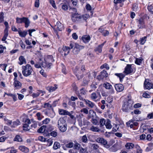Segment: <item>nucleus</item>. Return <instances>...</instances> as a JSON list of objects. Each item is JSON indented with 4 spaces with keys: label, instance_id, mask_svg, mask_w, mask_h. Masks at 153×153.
<instances>
[{
    "label": "nucleus",
    "instance_id": "4c0bfd02",
    "mask_svg": "<svg viewBox=\"0 0 153 153\" xmlns=\"http://www.w3.org/2000/svg\"><path fill=\"white\" fill-rule=\"evenodd\" d=\"M90 130L94 132H99L100 130L97 127L94 126H92L90 129Z\"/></svg>",
    "mask_w": 153,
    "mask_h": 153
},
{
    "label": "nucleus",
    "instance_id": "bb28decb",
    "mask_svg": "<svg viewBox=\"0 0 153 153\" xmlns=\"http://www.w3.org/2000/svg\"><path fill=\"white\" fill-rule=\"evenodd\" d=\"M105 125L106 128L107 129H110L112 127V126L111 124V122L110 120L108 119L107 120Z\"/></svg>",
    "mask_w": 153,
    "mask_h": 153
},
{
    "label": "nucleus",
    "instance_id": "393cba45",
    "mask_svg": "<svg viewBox=\"0 0 153 153\" xmlns=\"http://www.w3.org/2000/svg\"><path fill=\"white\" fill-rule=\"evenodd\" d=\"M105 42L102 44L99 45L98 47H96L94 51H97L99 53H101L102 51V48Z\"/></svg>",
    "mask_w": 153,
    "mask_h": 153
},
{
    "label": "nucleus",
    "instance_id": "c85d7f7f",
    "mask_svg": "<svg viewBox=\"0 0 153 153\" xmlns=\"http://www.w3.org/2000/svg\"><path fill=\"white\" fill-rule=\"evenodd\" d=\"M47 127V126L45 125H43L39 129H38L37 131L39 133H41L45 132Z\"/></svg>",
    "mask_w": 153,
    "mask_h": 153
},
{
    "label": "nucleus",
    "instance_id": "39448f33",
    "mask_svg": "<svg viewBox=\"0 0 153 153\" xmlns=\"http://www.w3.org/2000/svg\"><path fill=\"white\" fill-rule=\"evenodd\" d=\"M108 76L107 72L104 70H103L97 76V78L99 81H102L104 78L107 77Z\"/></svg>",
    "mask_w": 153,
    "mask_h": 153
},
{
    "label": "nucleus",
    "instance_id": "b1692460",
    "mask_svg": "<svg viewBox=\"0 0 153 153\" xmlns=\"http://www.w3.org/2000/svg\"><path fill=\"white\" fill-rule=\"evenodd\" d=\"M59 114L60 115H66L68 114H69V112L63 109H59Z\"/></svg>",
    "mask_w": 153,
    "mask_h": 153
},
{
    "label": "nucleus",
    "instance_id": "6ab92c4d",
    "mask_svg": "<svg viewBox=\"0 0 153 153\" xmlns=\"http://www.w3.org/2000/svg\"><path fill=\"white\" fill-rule=\"evenodd\" d=\"M82 40L85 43L88 42L91 39V38L89 35H85L82 37Z\"/></svg>",
    "mask_w": 153,
    "mask_h": 153
},
{
    "label": "nucleus",
    "instance_id": "ea45409f",
    "mask_svg": "<svg viewBox=\"0 0 153 153\" xmlns=\"http://www.w3.org/2000/svg\"><path fill=\"white\" fill-rule=\"evenodd\" d=\"M97 83L95 82H92L91 85H90V87L93 90H95L97 88Z\"/></svg>",
    "mask_w": 153,
    "mask_h": 153
},
{
    "label": "nucleus",
    "instance_id": "f3484780",
    "mask_svg": "<svg viewBox=\"0 0 153 153\" xmlns=\"http://www.w3.org/2000/svg\"><path fill=\"white\" fill-rule=\"evenodd\" d=\"M115 88L116 90L118 92L122 91L124 89V88L121 84H117L115 85Z\"/></svg>",
    "mask_w": 153,
    "mask_h": 153
},
{
    "label": "nucleus",
    "instance_id": "79ce46f5",
    "mask_svg": "<svg viewBox=\"0 0 153 153\" xmlns=\"http://www.w3.org/2000/svg\"><path fill=\"white\" fill-rule=\"evenodd\" d=\"M105 120L103 118L101 119L100 121V127H102L104 125H105Z\"/></svg>",
    "mask_w": 153,
    "mask_h": 153
},
{
    "label": "nucleus",
    "instance_id": "338daca9",
    "mask_svg": "<svg viewBox=\"0 0 153 153\" xmlns=\"http://www.w3.org/2000/svg\"><path fill=\"white\" fill-rule=\"evenodd\" d=\"M131 123H133V121L132 120H130L128 122L126 123L127 126L130 125V127L131 128H132L134 127V124H131Z\"/></svg>",
    "mask_w": 153,
    "mask_h": 153
},
{
    "label": "nucleus",
    "instance_id": "69168bd1",
    "mask_svg": "<svg viewBox=\"0 0 153 153\" xmlns=\"http://www.w3.org/2000/svg\"><path fill=\"white\" fill-rule=\"evenodd\" d=\"M146 37L144 36L140 39V44L143 45L145 42L146 40Z\"/></svg>",
    "mask_w": 153,
    "mask_h": 153
},
{
    "label": "nucleus",
    "instance_id": "de8ad7c7",
    "mask_svg": "<svg viewBox=\"0 0 153 153\" xmlns=\"http://www.w3.org/2000/svg\"><path fill=\"white\" fill-rule=\"evenodd\" d=\"M89 114L90 117H93L94 115H96V112L94 111L91 110L89 111Z\"/></svg>",
    "mask_w": 153,
    "mask_h": 153
},
{
    "label": "nucleus",
    "instance_id": "37998d69",
    "mask_svg": "<svg viewBox=\"0 0 153 153\" xmlns=\"http://www.w3.org/2000/svg\"><path fill=\"white\" fill-rule=\"evenodd\" d=\"M74 144L72 142H70L68 143H67L65 145V146H63V148L65 150V148L66 147L67 148H70L73 147Z\"/></svg>",
    "mask_w": 153,
    "mask_h": 153
},
{
    "label": "nucleus",
    "instance_id": "ddd939ff",
    "mask_svg": "<svg viewBox=\"0 0 153 153\" xmlns=\"http://www.w3.org/2000/svg\"><path fill=\"white\" fill-rule=\"evenodd\" d=\"M25 123L23 126V129L24 130L28 131L30 129V127L29 124L31 123V121L30 120L28 119H26L25 120Z\"/></svg>",
    "mask_w": 153,
    "mask_h": 153
},
{
    "label": "nucleus",
    "instance_id": "aec40b11",
    "mask_svg": "<svg viewBox=\"0 0 153 153\" xmlns=\"http://www.w3.org/2000/svg\"><path fill=\"white\" fill-rule=\"evenodd\" d=\"M19 149L21 151L25 153H27L29 151V149L23 146H21L19 147Z\"/></svg>",
    "mask_w": 153,
    "mask_h": 153
},
{
    "label": "nucleus",
    "instance_id": "9b49d317",
    "mask_svg": "<svg viewBox=\"0 0 153 153\" xmlns=\"http://www.w3.org/2000/svg\"><path fill=\"white\" fill-rule=\"evenodd\" d=\"M71 19L74 22L76 21H81V16L78 13H73L72 14Z\"/></svg>",
    "mask_w": 153,
    "mask_h": 153
},
{
    "label": "nucleus",
    "instance_id": "c9c22d12",
    "mask_svg": "<svg viewBox=\"0 0 153 153\" xmlns=\"http://www.w3.org/2000/svg\"><path fill=\"white\" fill-rule=\"evenodd\" d=\"M91 146L94 150L97 152L99 151L98 148L99 146L96 143L91 144Z\"/></svg>",
    "mask_w": 153,
    "mask_h": 153
},
{
    "label": "nucleus",
    "instance_id": "412c9836",
    "mask_svg": "<svg viewBox=\"0 0 153 153\" xmlns=\"http://www.w3.org/2000/svg\"><path fill=\"white\" fill-rule=\"evenodd\" d=\"M62 49L64 52V55L65 56L68 55L69 53L70 50V48L69 47L66 46H63Z\"/></svg>",
    "mask_w": 153,
    "mask_h": 153
},
{
    "label": "nucleus",
    "instance_id": "4468645a",
    "mask_svg": "<svg viewBox=\"0 0 153 153\" xmlns=\"http://www.w3.org/2000/svg\"><path fill=\"white\" fill-rule=\"evenodd\" d=\"M90 77L91 74L89 72H87L86 76L83 79V86H85L88 84L90 81L89 79L90 78Z\"/></svg>",
    "mask_w": 153,
    "mask_h": 153
},
{
    "label": "nucleus",
    "instance_id": "a19ab883",
    "mask_svg": "<svg viewBox=\"0 0 153 153\" xmlns=\"http://www.w3.org/2000/svg\"><path fill=\"white\" fill-rule=\"evenodd\" d=\"M81 147L80 145L76 143L74 144L73 148L75 150H79Z\"/></svg>",
    "mask_w": 153,
    "mask_h": 153
},
{
    "label": "nucleus",
    "instance_id": "8fccbe9b",
    "mask_svg": "<svg viewBox=\"0 0 153 153\" xmlns=\"http://www.w3.org/2000/svg\"><path fill=\"white\" fill-rule=\"evenodd\" d=\"M79 150V153H85L87 152V149L86 148H83L81 146Z\"/></svg>",
    "mask_w": 153,
    "mask_h": 153
},
{
    "label": "nucleus",
    "instance_id": "052dcab7",
    "mask_svg": "<svg viewBox=\"0 0 153 153\" xmlns=\"http://www.w3.org/2000/svg\"><path fill=\"white\" fill-rule=\"evenodd\" d=\"M57 88V85H54V86H51L50 88V92H52L55 90Z\"/></svg>",
    "mask_w": 153,
    "mask_h": 153
},
{
    "label": "nucleus",
    "instance_id": "49530a36",
    "mask_svg": "<svg viewBox=\"0 0 153 153\" xmlns=\"http://www.w3.org/2000/svg\"><path fill=\"white\" fill-rule=\"evenodd\" d=\"M60 147V144L59 143L56 142L54 143L53 148L55 149H57Z\"/></svg>",
    "mask_w": 153,
    "mask_h": 153
},
{
    "label": "nucleus",
    "instance_id": "473e14b6",
    "mask_svg": "<svg viewBox=\"0 0 153 153\" xmlns=\"http://www.w3.org/2000/svg\"><path fill=\"white\" fill-rule=\"evenodd\" d=\"M24 22L25 23V27H27L30 24V21L27 18L25 17Z\"/></svg>",
    "mask_w": 153,
    "mask_h": 153
},
{
    "label": "nucleus",
    "instance_id": "2eb2a0df",
    "mask_svg": "<svg viewBox=\"0 0 153 153\" xmlns=\"http://www.w3.org/2000/svg\"><path fill=\"white\" fill-rule=\"evenodd\" d=\"M63 25L59 21L57 22L55 25V28L58 31H62L63 29Z\"/></svg>",
    "mask_w": 153,
    "mask_h": 153
},
{
    "label": "nucleus",
    "instance_id": "3c124183",
    "mask_svg": "<svg viewBox=\"0 0 153 153\" xmlns=\"http://www.w3.org/2000/svg\"><path fill=\"white\" fill-rule=\"evenodd\" d=\"M14 140L18 142H21L22 141V139L20 136L17 135L14 138Z\"/></svg>",
    "mask_w": 153,
    "mask_h": 153
},
{
    "label": "nucleus",
    "instance_id": "f03ea898",
    "mask_svg": "<svg viewBox=\"0 0 153 153\" xmlns=\"http://www.w3.org/2000/svg\"><path fill=\"white\" fill-rule=\"evenodd\" d=\"M85 70L84 65L76 66L74 69V73L78 80H79L83 77V75L81 74L83 73Z\"/></svg>",
    "mask_w": 153,
    "mask_h": 153
},
{
    "label": "nucleus",
    "instance_id": "a878e982",
    "mask_svg": "<svg viewBox=\"0 0 153 153\" xmlns=\"http://www.w3.org/2000/svg\"><path fill=\"white\" fill-rule=\"evenodd\" d=\"M114 75L119 78L120 82L123 81V79L125 76V75L123 73H115Z\"/></svg>",
    "mask_w": 153,
    "mask_h": 153
},
{
    "label": "nucleus",
    "instance_id": "864d4df0",
    "mask_svg": "<svg viewBox=\"0 0 153 153\" xmlns=\"http://www.w3.org/2000/svg\"><path fill=\"white\" fill-rule=\"evenodd\" d=\"M83 125L85 126H88L90 125V122L88 121V120L85 119H83Z\"/></svg>",
    "mask_w": 153,
    "mask_h": 153
},
{
    "label": "nucleus",
    "instance_id": "680f3d73",
    "mask_svg": "<svg viewBox=\"0 0 153 153\" xmlns=\"http://www.w3.org/2000/svg\"><path fill=\"white\" fill-rule=\"evenodd\" d=\"M37 122L34 121L33 123L31 125V127L32 128H35L37 127Z\"/></svg>",
    "mask_w": 153,
    "mask_h": 153
},
{
    "label": "nucleus",
    "instance_id": "58836bf2",
    "mask_svg": "<svg viewBox=\"0 0 153 153\" xmlns=\"http://www.w3.org/2000/svg\"><path fill=\"white\" fill-rule=\"evenodd\" d=\"M4 121L5 123L6 124L8 125H9L11 126L12 124V120L7 119L6 117H5L4 118Z\"/></svg>",
    "mask_w": 153,
    "mask_h": 153
},
{
    "label": "nucleus",
    "instance_id": "4be33fe9",
    "mask_svg": "<svg viewBox=\"0 0 153 153\" xmlns=\"http://www.w3.org/2000/svg\"><path fill=\"white\" fill-rule=\"evenodd\" d=\"M125 147L127 149H131L134 147V145L131 143H127L125 145Z\"/></svg>",
    "mask_w": 153,
    "mask_h": 153
},
{
    "label": "nucleus",
    "instance_id": "774afa93",
    "mask_svg": "<svg viewBox=\"0 0 153 153\" xmlns=\"http://www.w3.org/2000/svg\"><path fill=\"white\" fill-rule=\"evenodd\" d=\"M40 94V93L39 92H37L36 93H33L32 94V96L33 98H35L38 97Z\"/></svg>",
    "mask_w": 153,
    "mask_h": 153
},
{
    "label": "nucleus",
    "instance_id": "c756f323",
    "mask_svg": "<svg viewBox=\"0 0 153 153\" xmlns=\"http://www.w3.org/2000/svg\"><path fill=\"white\" fill-rule=\"evenodd\" d=\"M11 127L13 128H15L17 126L20 125V122L18 120H16V121L12 122Z\"/></svg>",
    "mask_w": 153,
    "mask_h": 153
},
{
    "label": "nucleus",
    "instance_id": "a211bd4d",
    "mask_svg": "<svg viewBox=\"0 0 153 153\" xmlns=\"http://www.w3.org/2000/svg\"><path fill=\"white\" fill-rule=\"evenodd\" d=\"M86 104L89 108H93L96 106L95 104L92 102L88 100H85Z\"/></svg>",
    "mask_w": 153,
    "mask_h": 153
},
{
    "label": "nucleus",
    "instance_id": "09e8293b",
    "mask_svg": "<svg viewBox=\"0 0 153 153\" xmlns=\"http://www.w3.org/2000/svg\"><path fill=\"white\" fill-rule=\"evenodd\" d=\"M147 8L151 13L153 14V6L152 5H149L148 6Z\"/></svg>",
    "mask_w": 153,
    "mask_h": 153
},
{
    "label": "nucleus",
    "instance_id": "e2e57ef3",
    "mask_svg": "<svg viewBox=\"0 0 153 153\" xmlns=\"http://www.w3.org/2000/svg\"><path fill=\"white\" fill-rule=\"evenodd\" d=\"M82 140L83 143H87V142L88 139L86 135H84L82 136Z\"/></svg>",
    "mask_w": 153,
    "mask_h": 153
},
{
    "label": "nucleus",
    "instance_id": "5701e85b",
    "mask_svg": "<svg viewBox=\"0 0 153 153\" xmlns=\"http://www.w3.org/2000/svg\"><path fill=\"white\" fill-rule=\"evenodd\" d=\"M54 61L53 58V56L51 55H48L47 56V58L45 60V61L47 62H53Z\"/></svg>",
    "mask_w": 153,
    "mask_h": 153
},
{
    "label": "nucleus",
    "instance_id": "20e7f679",
    "mask_svg": "<svg viewBox=\"0 0 153 153\" xmlns=\"http://www.w3.org/2000/svg\"><path fill=\"white\" fill-rule=\"evenodd\" d=\"M33 71V69L29 64H27L25 66H22V73L25 76L27 77L30 75Z\"/></svg>",
    "mask_w": 153,
    "mask_h": 153
},
{
    "label": "nucleus",
    "instance_id": "5fc2aeb1",
    "mask_svg": "<svg viewBox=\"0 0 153 153\" xmlns=\"http://www.w3.org/2000/svg\"><path fill=\"white\" fill-rule=\"evenodd\" d=\"M132 9L134 11H137L139 10L138 5L137 4H134L133 6Z\"/></svg>",
    "mask_w": 153,
    "mask_h": 153
},
{
    "label": "nucleus",
    "instance_id": "9d476101",
    "mask_svg": "<svg viewBox=\"0 0 153 153\" xmlns=\"http://www.w3.org/2000/svg\"><path fill=\"white\" fill-rule=\"evenodd\" d=\"M144 88L145 90H149L153 88V83L149 81V80L146 79L144 83Z\"/></svg>",
    "mask_w": 153,
    "mask_h": 153
},
{
    "label": "nucleus",
    "instance_id": "7c9ffc66",
    "mask_svg": "<svg viewBox=\"0 0 153 153\" xmlns=\"http://www.w3.org/2000/svg\"><path fill=\"white\" fill-rule=\"evenodd\" d=\"M90 14H86L83 16H81V20H86L88 18L91 16L89 15Z\"/></svg>",
    "mask_w": 153,
    "mask_h": 153
},
{
    "label": "nucleus",
    "instance_id": "a18cd8bd",
    "mask_svg": "<svg viewBox=\"0 0 153 153\" xmlns=\"http://www.w3.org/2000/svg\"><path fill=\"white\" fill-rule=\"evenodd\" d=\"M50 121L51 119L50 118H47L42 121V123L43 124L47 125L48 124Z\"/></svg>",
    "mask_w": 153,
    "mask_h": 153
},
{
    "label": "nucleus",
    "instance_id": "423d86ee",
    "mask_svg": "<svg viewBox=\"0 0 153 153\" xmlns=\"http://www.w3.org/2000/svg\"><path fill=\"white\" fill-rule=\"evenodd\" d=\"M133 65L132 64H127L125 68L123 73L128 75L132 73L134 71Z\"/></svg>",
    "mask_w": 153,
    "mask_h": 153
},
{
    "label": "nucleus",
    "instance_id": "dca6fc26",
    "mask_svg": "<svg viewBox=\"0 0 153 153\" xmlns=\"http://www.w3.org/2000/svg\"><path fill=\"white\" fill-rule=\"evenodd\" d=\"M138 26L139 28H143L145 27V25L143 19H140L137 22Z\"/></svg>",
    "mask_w": 153,
    "mask_h": 153
},
{
    "label": "nucleus",
    "instance_id": "0eeeda50",
    "mask_svg": "<svg viewBox=\"0 0 153 153\" xmlns=\"http://www.w3.org/2000/svg\"><path fill=\"white\" fill-rule=\"evenodd\" d=\"M91 98L95 101L99 100L101 98L100 94L99 92H93L91 94Z\"/></svg>",
    "mask_w": 153,
    "mask_h": 153
},
{
    "label": "nucleus",
    "instance_id": "f257e3e1",
    "mask_svg": "<svg viewBox=\"0 0 153 153\" xmlns=\"http://www.w3.org/2000/svg\"><path fill=\"white\" fill-rule=\"evenodd\" d=\"M123 104L122 107L123 111L128 112L132 109L133 101L131 99L130 95H128L127 98L123 101Z\"/></svg>",
    "mask_w": 153,
    "mask_h": 153
},
{
    "label": "nucleus",
    "instance_id": "cd10ccee",
    "mask_svg": "<svg viewBox=\"0 0 153 153\" xmlns=\"http://www.w3.org/2000/svg\"><path fill=\"white\" fill-rule=\"evenodd\" d=\"M19 63L20 65H22L24 63H26V60L25 58L23 56H21L19 58Z\"/></svg>",
    "mask_w": 153,
    "mask_h": 153
},
{
    "label": "nucleus",
    "instance_id": "2f4dec72",
    "mask_svg": "<svg viewBox=\"0 0 153 153\" xmlns=\"http://www.w3.org/2000/svg\"><path fill=\"white\" fill-rule=\"evenodd\" d=\"M86 8L88 10L90 11V15L92 16L93 12L91 10V7L89 4H87L86 5Z\"/></svg>",
    "mask_w": 153,
    "mask_h": 153
},
{
    "label": "nucleus",
    "instance_id": "72a5a7b5",
    "mask_svg": "<svg viewBox=\"0 0 153 153\" xmlns=\"http://www.w3.org/2000/svg\"><path fill=\"white\" fill-rule=\"evenodd\" d=\"M142 60L143 59L141 57L139 58H136L135 61V63L137 65H140L142 63Z\"/></svg>",
    "mask_w": 153,
    "mask_h": 153
},
{
    "label": "nucleus",
    "instance_id": "c03bdc74",
    "mask_svg": "<svg viewBox=\"0 0 153 153\" xmlns=\"http://www.w3.org/2000/svg\"><path fill=\"white\" fill-rule=\"evenodd\" d=\"M62 9L64 11H66L68 9V5L66 3H64L62 4Z\"/></svg>",
    "mask_w": 153,
    "mask_h": 153
},
{
    "label": "nucleus",
    "instance_id": "bf43d9fd",
    "mask_svg": "<svg viewBox=\"0 0 153 153\" xmlns=\"http://www.w3.org/2000/svg\"><path fill=\"white\" fill-rule=\"evenodd\" d=\"M75 48H76L77 49L79 50V51L80 50L84 48L83 46L79 45L77 44H75Z\"/></svg>",
    "mask_w": 153,
    "mask_h": 153
},
{
    "label": "nucleus",
    "instance_id": "0e129e2a",
    "mask_svg": "<svg viewBox=\"0 0 153 153\" xmlns=\"http://www.w3.org/2000/svg\"><path fill=\"white\" fill-rule=\"evenodd\" d=\"M51 107V105L49 103H45L44 104V108L49 109Z\"/></svg>",
    "mask_w": 153,
    "mask_h": 153
},
{
    "label": "nucleus",
    "instance_id": "e433bc0d",
    "mask_svg": "<svg viewBox=\"0 0 153 153\" xmlns=\"http://www.w3.org/2000/svg\"><path fill=\"white\" fill-rule=\"evenodd\" d=\"M25 17H23L22 18H19L17 17L16 18V22L17 23H22L24 22Z\"/></svg>",
    "mask_w": 153,
    "mask_h": 153
},
{
    "label": "nucleus",
    "instance_id": "f704fd0d",
    "mask_svg": "<svg viewBox=\"0 0 153 153\" xmlns=\"http://www.w3.org/2000/svg\"><path fill=\"white\" fill-rule=\"evenodd\" d=\"M18 33L20 36L23 37H25L27 34V32L25 31H19L18 32Z\"/></svg>",
    "mask_w": 153,
    "mask_h": 153
},
{
    "label": "nucleus",
    "instance_id": "f8f14e48",
    "mask_svg": "<svg viewBox=\"0 0 153 153\" xmlns=\"http://www.w3.org/2000/svg\"><path fill=\"white\" fill-rule=\"evenodd\" d=\"M14 80L13 84L14 86V89L18 90L21 89L22 86V83L17 80V78H14Z\"/></svg>",
    "mask_w": 153,
    "mask_h": 153
},
{
    "label": "nucleus",
    "instance_id": "1a4fd4ad",
    "mask_svg": "<svg viewBox=\"0 0 153 153\" xmlns=\"http://www.w3.org/2000/svg\"><path fill=\"white\" fill-rule=\"evenodd\" d=\"M103 86L106 89L109 90V93L111 94L114 93V91L112 85L108 82H106L103 84Z\"/></svg>",
    "mask_w": 153,
    "mask_h": 153
},
{
    "label": "nucleus",
    "instance_id": "6e6552de",
    "mask_svg": "<svg viewBox=\"0 0 153 153\" xmlns=\"http://www.w3.org/2000/svg\"><path fill=\"white\" fill-rule=\"evenodd\" d=\"M97 142L100 143L101 144L107 148H108L110 147V146L108 144L107 141L103 138L102 137H99L96 139Z\"/></svg>",
    "mask_w": 153,
    "mask_h": 153
},
{
    "label": "nucleus",
    "instance_id": "13d9d810",
    "mask_svg": "<svg viewBox=\"0 0 153 153\" xmlns=\"http://www.w3.org/2000/svg\"><path fill=\"white\" fill-rule=\"evenodd\" d=\"M143 96L146 98H150L151 97V96L147 92V91L144 92L143 94Z\"/></svg>",
    "mask_w": 153,
    "mask_h": 153
},
{
    "label": "nucleus",
    "instance_id": "603ef678",
    "mask_svg": "<svg viewBox=\"0 0 153 153\" xmlns=\"http://www.w3.org/2000/svg\"><path fill=\"white\" fill-rule=\"evenodd\" d=\"M49 2L52 7L55 9H56L57 7L56 5L55 1L53 0H49Z\"/></svg>",
    "mask_w": 153,
    "mask_h": 153
},
{
    "label": "nucleus",
    "instance_id": "6e6d98bb",
    "mask_svg": "<svg viewBox=\"0 0 153 153\" xmlns=\"http://www.w3.org/2000/svg\"><path fill=\"white\" fill-rule=\"evenodd\" d=\"M104 68H105L107 70H108L109 69L108 65L106 63L102 65L100 67L101 69H103Z\"/></svg>",
    "mask_w": 153,
    "mask_h": 153
},
{
    "label": "nucleus",
    "instance_id": "4d7b16f0",
    "mask_svg": "<svg viewBox=\"0 0 153 153\" xmlns=\"http://www.w3.org/2000/svg\"><path fill=\"white\" fill-rule=\"evenodd\" d=\"M36 115L37 117V119L39 120H41L43 117L39 112L37 113L36 114Z\"/></svg>",
    "mask_w": 153,
    "mask_h": 153
},
{
    "label": "nucleus",
    "instance_id": "7ed1b4c3",
    "mask_svg": "<svg viewBox=\"0 0 153 153\" xmlns=\"http://www.w3.org/2000/svg\"><path fill=\"white\" fill-rule=\"evenodd\" d=\"M64 118H59L58 121L57 126L59 130L62 132L65 131L67 129V124Z\"/></svg>",
    "mask_w": 153,
    "mask_h": 153
}]
</instances>
